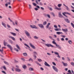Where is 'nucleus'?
<instances>
[{
    "label": "nucleus",
    "instance_id": "6",
    "mask_svg": "<svg viewBox=\"0 0 74 74\" xmlns=\"http://www.w3.org/2000/svg\"><path fill=\"white\" fill-rule=\"evenodd\" d=\"M38 26L41 29H44V25H43L41 24H38Z\"/></svg>",
    "mask_w": 74,
    "mask_h": 74
},
{
    "label": "nucleus",
    "instance_id": "25",
    "mask_svg": "<svg viewBox=\"0 0 74 74\" xmlns=\"http://www.w3.org/2000/svg\"><path fill=\"white\" fill-rule=\"evenodd\" d=\"M27 68V66H26L25 65H23V68L24 69H26V68Z\"/></svg>",
    "mask_w": 74,
    "mask_h": 74
},
{
    "label": "nucleus",
    "instance_id": "50",
    "mask_svg": "<svg viewBox=\"0 0 74 74\" xmlns=\"http://www.w3.org/2000/svg\"><path fill=\"white\" fill-rule=\"evenodd\" d=\"M71 64L73 66H74V63L73 62H71Z\"/></svg>",
    "mask_w": 74,
    "mask_h": 74
},
{
    "label": "nucleus",
    "instance_id": "28",
    "mask_svg": "<svg viewBox=\"0 0 74 74\" xmlns=\"http://www.w3.org/2000/svg\"><path fill=\"white\" fill-rule=\"evenodd\" d=\"M56 33L57 34H63V33L61 32H56Z\"/></svg>",
    "mask_w": 74,
    "mask_h": 74
},
{
    "label": "nucleus",
    "instance_id": "45",
    "mask_svg": "<svg viewBox=\"0 0 74 74\" xmlns=\"http://www.w3.org/2000/svg\"><path fill=\"white\" fill-rule=\"evenodd\" d=\"M33 4L34 6H36L37 5V4L34 3H33Z\"/></svg>",
    "mask_w": 74,
    "mask_h": 74
},
{
    "label": "nucleus",
    "instance_id": "63",
    "mask_svg": "<svg viewBox=\"0 0 74 74\" xmlns=\"http://www.w3.org/2000/svg\"><path fill=\"white\" fill-rule=\"evenodd\" d=\"M34 54H35L36 55H37V52H36V51H34Z\"/></svg>",
    "mask_w": 74,
    "mask_h": 74
},
{
    "label": "nucleus",
    "instance_id": "40",
    "mask_svg": "<svg viewBox=\"0 0 74 74\" xmlns=\"http://www.w3.org/2000/svg\"><path fill=\"white\" fill-rule=\"evenodd\" d=\"M38 61L39 62H42V60H41V59H38Z\"/></svg>",
    "mask_w": 74,
    "mask_h": 74
},
{
    "label": "nucleus",
    "instance_id": "36",
    "mask_svg": "<svg viewBox=\"0 0 74 74\" xmlns=\"http://www.w3.org/2000/svg\"><path fill=\"white\" fill-rule=\"evenodd\" d=\"M4 62L5 64H6L7 65H9V64H8V62L6 61H4Z\"/></svg>",
    "mask_w": 74,
    "mask_h": 74
},
{
    "label": "nucleus",
    "instance_id": "4",
    "mask_svg": "<svg viewBox=\"0 0 74 74\" xmlns=\"http://www.w3.org/2000/svg\"><path fill=\"white\" fill-rule=\"evenodd\" d=\"M25 33L26 35H27V36L28 38H29L30 37V34L27 32V31L25 30Z\"/></svg>",
    "mask_w": 74,
    "mask_h": 74
},
{
    "label": "nucleus",
    "instance_id": "13",
    "mask_svg": "<svg viewBox=\"0 0 74 74\" xmlns=\"http://www.w3.org/2000/svg\"><path fill=\"white\" fill-rule=\"evenodd\" d=\"M64 20L65 21V22H66L68 23H69L70 22L68 18L64 19Z\"/></svg>",
    "mask_w": 74,
    "mask_h": 74
},
{
    "label": "nucleus",
    "instance_id": "56",
    "mask_svg": "<svg viewBox=\"0 0 74 74\" xmlns=\"http://www.w3.org/2000/svg\"><path fill=\"white\" fill-rule=\"evenodd\" d=\"M36 7H37V8H38H38L39 9H40V6L38 5L36 6Z\"/></svg>",
    "mask_w": 74,
    "mask_h": 74
},
{
    "label": "nucleus",
    "instance_id": "3",
    "mask_svg": "<svg viewBox=\"0 0 74 74\" xmlns=\"http://www.w3.org/2000/svg\"><path fill=\"white\" fill-rule=\"evenodd\" d=\"M65 14H68V15H71V14H70V13H69L67 12H64V13H62L63 15L65 16L66 18H68V17H67V16H66V15H65Z\"/></svg>",
    "mask_w": 74,
    "mask_h": 74
},
{
    "label": "nucleus",
    "instance_id": "61",
    "mask_svg": "<svg viewBox=\"0 0 74 74\" xmlns=\"http://www.w3.org/2000/svg\"><path fill=\"white\" fill-rule=\"evenodd\" d=\"M62 59L63 60H64V61L65 60V58L64 57H62Z\"/></svg>",
    "mask_w": 74,
    "mask_h": 74
},
{
    "label": "nucleus",
    "instance_id": "30",
    "mask_svg": "<svg viewBox=\"0 0 74 74\" xmlns=\"http://www.w3.org/2000/svg\"><path fill=\"white\" fill-rule=\"evenodd\" d=\"M62 4H59L58 5V7H61V6H62Z\"/></svg>",
    "mask_w": 74,
    "mask_h": 74
},
{
    "label": "nucleus",
    "instance_id": "26",
    "mask_svg": "<svg viewBox=\"0 0 74 74\" xmlns=\"http://www.w3.org/2000/svg\"><path fill=\"white\" fill-rule=\"evenodd\" d=\"M23 54L24 56H27V54L26 53H23Z\"/></svg>",
    "mask_w": 74,
    "mask_h": 74
},
{
    "label": "nucleus",
    "instance_id": "43",
    "mask_svg": "<svg viewBox=\"0 0 74 74\" xmlns=\"http://www.w3.org/2000/svg\"><path fill=\"white\" fill-rule=\"evenodd\" d=\"M15 23L16 25H18V21H15Z\"/></svg>",
    "mask_w": 74,
    "mask_h": 74
},
{
    "label": "nucleus",
    "instance_id": "33",
    "mask_svg": "<svg viewBox=\"0 0 74 74\" xmlns=\"http://www.w3.org/2000/svg\"><path fill=\"white\" fill-rule=\"evenodd\" d=\"M10 22H12V24L13 25H14V26H15V23H14V22H13L11 20H10Z\"/></svg>",
    "mask_w": 74,
    "mask_h": 74
},
{
    "label": "nucleus",
    "instance_id": "12",
    "mask_svg": "<svg viewBox=\"0 0 74 74\" xmlns=\"http://www.w3.org/2000/svg\"><path fill=\"white\" fill-rule=\"evenodd\" d=\"M2 25L5 27V28H6L7 27V26H6V24H5V23H4L3 22H2Z\"/></svg>",
    "mask_w": 74,
    "mask_h": 74
},
{
    "label": "nucleus",
    "instance_id": "51",
    "mask_svg": "<svg viewBox=\"0 0 74 74\" xmlns=\"http://www.w3.org/2000/svg\"><path fill=\"white\" fill-rule=\"evenodd\" d=\"M34 10L36 11H38V9L37 8H34Z\"/></svg>",
    "mask_w": 74,
    "mask_h": 74
},
{
    "label": "nucleus",
    "instance_id": "54",
    "mask_svg": "<svg viewBox=\"0 0 74 74\" xmlns=\"http://www.w3.org/2000/svg\"><path fill=\"white\" fill-rule=\"evenodd\" d=\"M7 26L8 27V28H10V27H11V26H10V25H9L8 24L7 25Z\"/></svg>",
    "mask_w": 74,
    "mask_h": 74
},
{
    "label": "nucleus",
    "instance_id": "18",
    "mask_svg": "<svg viewBox=\"0 0 74 74\" xmlns=\"http://www.w3.org/2000/svg\"><path fill=\"white\" fill-rule=\"evenodd\" d=\"M62 30L63 32H68V30H67V29H62Z\"/></svg>",
    "mask_w": 74,
    "mask_h": 74
},
{
    "label": "nucleus",
    "instance_id": "46",
    "mask_svg": "<svg viewBox=\"0 0 74 74\" xmlns=\"http://www.w3.org/2000/svg\"><path fill=\"white\" fill-rule=\"evenodd\" d=\"M29 9L32 8V6L30 4L29 5Z\"/></svg>",
    "mask_w": 74,
    "mask_h": 74
},
{
    "label": "nucleus",
    "instance_id": "37",
    "mask_svg": "<svg viewBox=\"0 0 74 74\" xmlns=\"http://www.w3.org/2000/svg\"><path fill=\"white\" fill-rule=\"evenodd\" d=\"M47 21H44L43 22V25H47Z\"/></svg>",
    "mask_w": 74,
    "mask_h": 74
},
{
    "label": "nucleus",
    "instance_id": "8",
    "mask_svg": "<svg viewBox=\"0 0 74 74\" xmlns=\"http://www.w3.org/2000/svg\"><path fill=\"white\" fill-rule=\"evenodd\" d=\"M44 64L46 66H47L48 67H51V65L48 64V63L45 61V62Z\"/></svg>",
    "mask_w": 74,
    "mask_h": 74
},
{
    "label": "nucleus",
    "instance_id": "22",
    "mask_svg": "<svg viewBox=\"0 0 74 74\" xmlns=\"http://www.w3.org/2000/svg\"><path fill=\"white\" fill-rule=\"evenodd\" d=\"M8 42L10 43H11V44H13V41H12V40L10 39L8 40Z\"/></svg>",
    "mask_w": 74,
    "mask_h": 74
},
{
    "label": "nucleus",
    "instance_id": "7",
    "mask_svg": "<svg viewBox=\"0 0 74 74\" xmlns=\"http://www.w3.org/2000/svg\"><path fill=\"white\" fill-rule=\"evenodd\" d=\"M58 16L60 18H63V15L61 13V12H60L58 13Z\"/></svg>",
    "mask_w": 74,
    "mask_h": 74
},
{
    "label": "nucleus",
    "instance_id": "64",
    "mask_svg": "<svg viewBox=\"0 0 74 74\" xmlns=\"http://www.w3.org/2000/svg\"><path fill=\"white\" fill-rule=\"evenodd\" d=\"M3 69H4V70H6V67H5V66H3Z\"/></svg>",
    "mask_w": 74,
    "mask_h": 74
},
{
    "label": "nucleus",
    "instance_id": "53",
    "mask_svg": "<svg viewBox=\"0 0 74 74\" xmlns=\"http://www.w3.org/2000/svg\"><path fill=\"white\" fill-rule=\"evenodd\" d=\"M54 27H55V28H58V26L55 25H54Z\"/></svg>",
    "mask_w": 74,
    "mask_h": 74
},
{
    "label": "nucleus",
    "instance_id": "24",
    "mask_svg": "<svg viewBox=\"0 0 74 74\" xmlns=\"http://www.w3.org/2000/svg\"><path fill=\"white\" fill-rule=\"evenodd\" d=\"M16 47H17V48L19 50H21V48H20V47H19V46L18 45H16Z\"/></svg>",
    "mask_w": 74,
    "mask_h": 74
},
{
    "label": "nucleus",
    "instance_id": "1",
    "mask_svg": "<svg viewBox=\"0 0 74 74\" xmlns=\"http://www.w3.org/2000/svg\"><path fill=\"white\" fill-rule=\"evenodd\" d=\"M52 43L53 44H55V45H56V47H58V49H62V48L60 47V46L56 44V43L55 42V41H53Z\"/></svg>",
    "mask_w": 74,
    "mask_h": 74
},
{
    "label": "nucleus",
    "instance_id": "16",
    "mask_svg": "<svg viewBox=\"0 0 74 74\" xmlns=\"http://www.w3.org/2000/svg\"><path fill=\"white\" fill-rule=\"evenodd\" d=\"M55 9H56V10H58V11H60L61 10H62V8H58V7H56L55 8Z\"/></svg>",
    "mask_w": 74,
    "mask_h": 74
},
{
    "label": "nucleus",
    "instance_id": "44",
    "mask_svg": "<svg viewBox=\"0 0 74 74\" xmlns=\"http://www.w3.org/2000/svg\"><path fill=\"white\" fill-rule=\"evenodd\" d=\"M11 39H12V40H14V41L15 40V38H14V37H12Z\"/></svg>",
    "mask_w": 74,
    "mask_h": 74
},
{
    "label": "nucleus",
    "instance_id": "27",
    "mask_svg": "<svg viewBox=\"0 0 74 74\" xmlns=\"http://www.w3.org/2000/svg\"><path fill=\"white\" fill-rule=\"evenodd\" d=\"M0 52H1V53H2V54H3V47H2V49L1 50V49H0Z\"/></svg>",
    "mask_w": 74,
    "mask_h": 74
},
{
    "label": "nucleus",
    "instance_id": "60",
    "mask_svg": "<svg viewBox=\"0 0 74 74\" xmlns=\"http://www.w3.org/2000/svg\"><path fill=\"white\" fill-rule=\"evenodd\" d=\"M30 27H32V28L33 29V27H34V25L33 26L32 25H30Z\"/></svg>",
    "mask_w": 74,
    "mask_h": 74
},
{
    "label": "nucleus",
    "instance_id": "10",
    "mask_svg": "<svg viewBox=\"0 0 74 74\" xmlns=\"http://www.w3.org/2000/svg\"><path fill=\"white\" fill-rule=\"evenodd\" d=\"M15 71L16 72H21V70L19 69V68H16Z\"/></svg>",
    "mask_w": 74,
    "mask_h": 74
},
{
    "label": "nucleus",
    "instance_id": "57",
    "mask_svg": "<svg viewBox=\"0 0 74 74\" xmlns=\"http://www.w3.org/2000/svg\"><path fill=\"white\" fill-rule=\"evenodd\" d=\"M36 3L37 4H38V2L37 1V0H36Z\"/></svg>",
    "mask_w": 74,
    "mask_h": 74
},
{
    "label": "nucleus",
    "instance_id": "41",
    "mask_svg": "<svg viewBox=\"0 0 74 74\" xmlns=\"http://www.w3.org/2000/svg\"><path fill=\"white\" fill-rule=\"evenodd\" d=\"M54 53L55 54H56V55H59V53H58V52H56V51H55Z\"/></svg>",
    "mask_w": 74,
    "mask_h": 74
},
{
    "label": "nucleus",
    "instance_id": "20",
    "mask_svg": "<svg viewBox=\"0 0 74 74\" xmlns=\"http://www.w3.org/2000/svg\"><path fill=\"white\" fill-rule=\"evenodd\" d=\"M51 25V23H48L47 25L46 26V28L47 29H48V27H49V25Z\"/></svg>",
    "mask_w": 74,
    "mask_h": 74
},
{
    "label": "nucleus",
    "instance_id": "48",
    "mask_svg": "<svg viewBox=\"0 0 74 74\" xmlns=\"http://www.w3.org/2000/svg\"><path fill=\"white\" fill-rule=\"evenodd\" d=\"M33 57L34 58H35V59H36V58H37V56H36L34 54V55Z\"/></svg>",
    "mask_w": 74,
    "mask_h": 74
},
{
    "label": "nucleus",
    "instance_id": "19",
    "mask_svg": "<svg viewBox=\"0 0 74 74\" xmlns=\"http://www.w3.org/2000/svg\"><path fill=\"white\" fill-rule=\"evenodd\" d=\"M3 44L4 46H6V44H8V43L5 42V41H4L3 42Z\"/></svg>",
    "mask_w": 74,
    "mask_h": 74
},
{
    "label": "nucleus",
    "instance_id": "34",
    "mask_svg": "<svg viewBox=\"0 0 74 74\" xmlns=\"http://www.w3.org/2000/svg\"><path fill=\"white\" fill-rule=\"evenodd\" d=\"M34 38H35V39H38V37L36 36H34Z\"/></svg>",
    "mask_w": 74,
    "mask_h": 74
},
{
    "label": "nucleus",
    "instance_id": "47",
    "mask_svg": "<svg viewBox=\"0 0 74 74\" xmlns=\"http://www.w3.org/2000/svg\"><path fill=\"white\" fill-rule=\"evenodd\" d=\"M16 69H19V66L16 65Z\"/></svg>",
    "mask_w": 74,
    "mask_h": 74
},
{
    "label": "nucleus",
    "instance_id": "17",
    "mask_svg": "<svg viewBox=\"0 0 74 74\" xmlns=\"http://www.w3.org/2000/svg\"><path fill=\"white\" fill-rule=\"evenodd\" d=\"M63 5L65 7H66V9L67 10H69V7H68L66 5H65V4H64V3L63 4Z\"/></svg>",
    "mask_w": 74,
    "mask_h": 74
},
{
    "label": "nucleus",
    "instance_id": "5",
    "mask_svg": "<svg viewBox=\"0 0 74 74\" xmlns=\"http://www.w3.org/2000/svg\"><path fill=\"white\" fill-rule=\"evenodd\" d=\"M53 69L56 72H58V69L55 66H52Z\"/></svg>",
    "mask_w": 74,
    "mask_h": 74
},
{
    "label": "nucleus",
    "instance_id": "29",
    "mask_svg": "<svg viewBox=\"0 0 74 74\" xmlns=\"http://www.w3.org/2000/svg\"><path fill=\"white\" fill-rule=\"evenodd\" d=\"M68 42L70 44H72V41L71 40H69L68 41Z\"/></svg>",
    "mask_w": 74,
    "mask_h": 74
},
{
    "label": "nucleus",
    "instance_id": "42",
    "mask_svg": "<svg viewBox=\"0 0 74 74\" xmlns=\"http://www.w3.org/2000/svg\"><path fill=\"white\" fill-rule=\"evenodd\" d=\"M33 29H38V28L36 27L35 25H34Z\"/></svg>",
    "mask_w": 74,
    "mask_h": 74
},
{
    "label": "nucleus",
    "instance_id": "62",
    "mask_svg": "<svg viewBox=\"0 0 74 74\" xmlns=\"http://www.w3.org/2000/svg\"><path fill=\"white\" fill-rule=\"evenodd\" d=\"M68 73H71V71H70V70H69L68 71Z\"/></svg>",
    "mask_w": 74,
    "mask_h": 74
},
{
    "label": "nucleus",
    "instance_id": "39",
    "mask_svg": "<svg viewBox=\"0 0 74 74\" xmlns=\"http://www.w3.org/2000/svg\"><path fill=\"white\" fill-rule=\"evenodd\" d=\"M39 3V5H40L42 6V5H43V4H42V2H40Z\"/></svg>",
    "mask_w": 74,
    "mask_h": 74
},
{
    "label": "nucleus",
    "instance_id": "58",
    "mask_svg": "<svg viewBox=\"0 0 74 74\" xmlns=\"http://www.w3.org/2000/svg\"><path fill=\"white\" fill-rule=\"evenodd\" d=\"M61 40L62 41H64V38H62L61 39Z\"/></svg>",
    "mask_w": 74,
    "mask_h": 74
},
{
    "label": "nucleus",
    "instance_id": "55",
    "mask_svg": "<svg viewBox=\"0 0 74 74\" xmlns=\"http://www.w3.org/2000/svg\"><path fill=\"white\" fill-rule=\"evenodd\" d=\"M52 63L54 65V66H56V63H55L54 62H52Z\"/></svg>",
    "mask_w": 74,
    "mask_h": 74
},
{
    "label": "nucleus",
    "instance_id": "2",
    "mask_svg": "<svg viewBox=\"0 0 74 74\" xmlns=\"http://www.w3.org/2000/svg\"><path fill=\"white\" fill-rule=\"evenodd\" d=\"M45 45L47 46V47H50V46L51 47H54V48H56V47H54L51 44H45Z\"/></svg>",
    "mask_w": 74,
    "mask_h": 74
},
{
    "label": "nucleus",
    "instance_id": "21",
    "mask_svg": "<svg viewBox=\"0 0 74 74\" xmlns=\"http://www.w3.org/2000/svg\"><path fill=\"white\" fill-rule=\"evenodd\" d=\"M29 70L30 71H33V70H34V69H33V68L30 67L29 68Z\"/></svg>",
    "mask_w": 74,
    "mask_h": 74
},
{
    "label": "nucleus",
    "instance_id": "15",
    "mask_svg": "<svg viewBox=\"0 0 74 74\" xmlns=\"http://www.w3.org/2000/svg\"><path fill=\"white\" fill-rule=\"evenodd\" d=\"M45 17H47V16L48 18H51V16L49 14H45Z\"/></svg>",
    "mask_w": 74,
    "mask_h": 74
},
{
    "label": "nucleus",
    "instance_id": "9",
    "mask_svg": "<svg viewBox=\"0 0 74 74\" xmlns=\"http://www.w3.org/2000/svg\"><path fill=\"white\" fill-rule=\"evenodd\" d=\"M29 45L32 48H33V49H36V47L34 46L31 43H29Z\"/></svg>",
    "mask_w": 74,
    "mask_h": 74
},
{
    "label": "nucleus",
    "instance_id": "32",
    "mask_svg": "<svg viewBox=\"0 0 74 74\" xmlns=\"http://www.w3.org/2000/svg\"><path fill=\"white\" fill-rule=\"evenodd\" d=\"M48 8L50 11H52L53 10V9L52 8H50L49 7H48Z\"/></svg>",
    "mask_w": 74,
    "mask_h": 74
},
{
    "label": "nucleus",
    "instance_id": "59",
    "mask_svg": "<svg viewBox=\"0 0 74 74\" xmlns=\"http://www.w3.org/2000/svg\"><path fill=\"white\" fill-rule=\"evenodd\" d=\"M14 62L15 63H18V61L16 60H14Z\"/></svg>",
    "mask_w": 74,
    "mask_h": 74
},
{
    "label": "nucleus",
    "instance_id": "14",
    "mask_svg": "<svg viewBox=\"0 0 74 74\" xmlns=\"http://www.w3.org/2000/svg\"><path fill=\"white\" fill-rule=\"evenodd\" d=\"M7 47H8L9 48H10V49L12 50V46H11V45H7Z\"/></svg>",
    "mask_w": 74,
    "mask_h": 74
},
{
    "label": "nucleus",
    "instance_id": "23",
    "mask_svg": "<svg viewBox=\"0 0 74 74\" xmlns=\"http://www.w3.org/2000/svg\"><path fill=\"white\" fill-rule=\"evenodd\" d=\"M10 33L12 34L13 35V36H16V33H15L11 32Z\"/></svg>",
    "mask_w": 74,
    "mask_h": 74
},
{
    "label": "nucleus",
    "instance_id": "49",
    "mask_svg": "<svg viewBox=\"0 0 74 74\" xmlns=\"http://www.w3.org/2000/svg\"><path fill=\"white\" fill-rule=\"evenodd\" d=\"M40 9L41 10H44V8L42 7H41Z\"/></svg>",
    "mask_w": 74,
    "mask_h": 74
},
{
    "label": "nucleus",
    "instance_id": "38",
    "mask_svg": "<svg viewBox=\"0 0 74 74\" xmlns=\"http://www.w3.org/2000/svg\"><path fill=\"white\" fill-rule=\"evenodd\" d=\"M51 15H53V16H55V14H54V13L53 12H51Z\"/></svg>",
    "mask_w": 74,
    "mask_h": 74
},
{
    "label": "nucleus",
    "instance_id": "31",
    "mask_svg": "<svg viewBox=\"0 0 74 74\" xmlns=\"http://www.w3.org/2000/svg\"><path fill=\"white\" fill-rule=\"evenodd\" d=\"M14 51H16V52H19V50H18V49L16 48H14Z\"/></svg>",
    "mask_w": 74,
    "mask_h": 74
},
{
    "label": "nucleus",
    "instance_id": "11",
    "mask_svg": "<svg viewBox=\"0 0 74 74\" xmlns=\"http://www.w3.org/2000/svg\"><path fill=\"white\" fill-rule=\"evenodd\" d=\"M62 63L63 64L64 66H67L68 65L67 63H64L63 62H62Z\"/></svg>",
    "mask_w": 74,
    "mask_h": 74
},
{
    "label": "nucleus",
    "instance_id": "35",
    "mask_svg": "<svg viewBox=\"0 0 74 74\" xmlns=\"http://www.w3.org/2000/svg\"><path fill=\"white\" fill-rule=\"evenodd\" d=\"M24 45H25V46H26V47H27L29 48H30V47H29V46L27 45V44H24Z\"/></svg>",
    "mask_w": 74,
    "mask_h": 74
},
{
    "label": "nucleus",
    "instance_id": "52",
    "mask_svg": "<svg viewBox=\"0 0 74 74\" xmlns=\"http://www.w3.org/2000/svg\"><path fill=\"white\" fill-rule=\"evenodd\" d=\"M2 72L3 73H4V74H7V73H5V71H2Z\"/></svg>",
    "mask_w": 74,
    "mask_h": 74
}]
</instances>
